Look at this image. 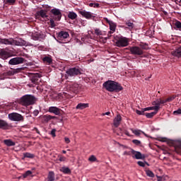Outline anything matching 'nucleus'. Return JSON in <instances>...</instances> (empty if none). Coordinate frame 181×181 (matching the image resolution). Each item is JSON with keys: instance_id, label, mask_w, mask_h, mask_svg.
Returning <instances> with one entry per match:
<instances>
[{"instance_id": "obj_39", "label": "nucleus", "mask_w": 181, "mask_h": 181, "mask_svg": "<svg viewBox=\"0 0 181 181\" xmlns=\"http://www.w3.org/2000/svg\"><path fill=\"white\" fill-rule=\"evenodd\" d=\"M153 105H156L157 107H160V101L159 100V99H157L156 101H153L152 103Z\"/></svg>"}, {"instance_id": "obj_10", "label": "nucleus", "mask_w": 181, "mask_h": 181, "mask_svg": "<svg viewBox=\"0 0 181 181\" xmlns=\"http://www.w3.org/2000/svg\"><path fill=\"white\" fill-rule=\"evenodd\" d=\"M129 52L131 54H134V56H142L144 54V51L138 46L130 47Z\"/></svg>"}, {"instance_id": "obj_63", "label": "nucleus", "mask_w": 181, "mask_h": 181, "mask_svg": "<svg viewBox=\"0 0 181 181\" xmlns=\"http://www.w3.org/2000/svg\"><path fill=\"white\" fill-rule=\"evenodd\" d=\"M164 15H168V12H166L165 11H163Z\"/></svg>"}, {"instance_id": "obj_23", "label": "nucleus", "mask_w": 181, "mask_h": 181, "mask_svg": "<svg viewBox=\"0 0 181 181\" xmlns=\"http://www.w3.org/2000/svg\"><path fill=\"white\" fill-rule=\"evenodd\" d=\"M56 118L57 117L55 116H52L50 115H45L43 116L42 119L44 122H48L51 119H56Z\"/></svg>"}, {"instance_id": "obj_2", "label": "nucleus", "mask_w": 181, "mask_h": 181, "mask_svg": "<svg viewBox=\"0 0 181 181\" xmlns=\"http://www.w3.org/2000/svg\"><path fill=\"white\" fill-rule=\"evenodd\" d=\"M0 45H8L15 46H26V41L20 38L18 40H16L13 38H0Z\"/></svg>"}, {"instance_id": "obj_3", "label": "nucleus", "mask_w": 181, "mask_h": 181, "mask_svg": "<svg viewBox=\"0 0 181 181\" xmlns=\"http://www.w3.org/2000/svg\"><path fill=\"white\" fill-rule=\"evenodd\" d=\"M36 101V98L32 95H25L21 98L23 105H33Z\"/></svg>"}, {"instance_id": "obj_24", "label": "nucleus", "mask_w": 181, "mask_h": 181, "mask_svg": "<svg viewBox=\"0 0 181 181\" xmlns=\"http://www.w3.org/2000/svg\"><path fill=\"white\" fill-rule=\"evenodd\" d=\"M42 61L47 64H52L53 63V59L51 56H45L42 58Z\"/></svg>"}, {"instance_id": "obj_28", "label": "nucleus", "mask_w": 181, "mask_h": 181, "mask_svg": "<svg viewBox=\"0 0 181 181\" xmlns=\"http://www.w3.org/2000/svg\"><path fill=\"white\" fill-rule=\"evenodd\" d=\"M68 18L71 19V21H74L75 19H77V13L74 11H69L68 13Z\"/></svg>"}, {"instance_id": "obj_13", "label": "nucleus", "mask_w": 181, "mask_h": 181, "mask_svg": "<svg viewBox=\"0 0 181 181\" xmlns=\"http://www.w3.org/2000/svg\"><path fill=\"white\" fill-rule=\"evenodd\" d=\"M132 158H134L135 159H144L145 158L144 154H142L141 152L136 151L134 149H132Z\"/></svg>"}, {"instance_id": "obj_44", "label": "nucleus", "mask_w": 181, "mask_h": 181, "mask_svg": "<svg viewBox=\"0 0 181 181\" xmlns=\"http://www.w3.org/2000/svg\"><path fill=\"white\" fill-rule=\"evenodd\" d=\"M124 156H129L131 155H132V148H131L130 151H126L123 153Z\"/></svg>"}, {"instance_id": "obj_52", "label": "nucleus", "mask_w": 181, "mask_h": 181, "mask_svg": "<svg viewBox=\"0 0 181 181\" xmlns=\"http://www.w3.org/2000/svg\"><path fill=\"white\" fill-rule=\"evenodd\" d=\"M51 135L53 136V138H54L56 136V129H53L51 131Z\"/></svg>"}, {"instance_id": "obj_35", "label": "nucleus", "mask_w": 181, "mask_h": 181, "mask_svg": "<svg viewBox=\"0 0 181 181\" xmlns=\"http://www.w3.org/2000/svg\"><path fill=\"white\" fill-rule=\"evenodd\" d=\"M48 179L49 181H54V172H49L48 175Z\"/></svg>"}, {"instance_id": "obj_14", "label": "nucleus", "mask_w": 181, "mask_h": 181, "mask_svg": "<svg viewBox=\"0 0 181 181\" xmlns=\"http://www.w3.org/2000/svg\"><path fill=\"white\" fill-rule=\"evenodd\" d=\"M0 129H3L4 131L11 129V124L7 123L6 121L0 119Z\"/></svg>"}, {"instance_id": "obj_9", "label": "nucleus", "mask_w": 181, "mask_h": 181, "mask_svg": "<svg viewBox=\"0 0 181 181\" xmlns=\"http://www.w3.org/2000/svg\"><path fill=\"white\" fill-rule=\"evenodd\" d=\"M50 13L53 15L52 18L54 21L59 22L62 19V11L59 8H52Z\"/></svg>"}, {"instance_id": "obj_55", "label": "nucleus", "mask_w": 181, "mask_h": 181, "mask_svg": "<svg viewBox=\"0 0 181 181\" xmlns=\"http://www.w3.org/2000/svg\"><path fill=\"white\" fill-rule=\"evenodd\" d=\"M104 19H105V22H106L107 23H108V25H110V24L112 22V21H110V20H109L108 18H105Z\"/></svg>"}, {"instance_id": "obj_48", "label": "nucleus", "mask_w": 181, "mask_h": 181, "mask_svg": "<svg viewBox=\"0 0 181 181\" xmlns=\"http://www.w3.org/2000/svg\"><path fill=\"white\" fill-rule=\"evenodd\" d=\"M95 33L97 35V36H101V35H103V32H101L100 29H95Z\"/></svg>"}, {"instance_id": "obj_11", "label": "nucleus", "mask_w": 181, "mask_h": 181, "mask_svg": "<svg viewBox=\"0 0 181 181\" xmlns=\"http://www.w3.org/2000/svg\"><path fill=\"white\" fill-rule=\"evenodd\" d=\"M23 63H25V59L19 57L11 59L8 62V64L11 66H16L18 64H22Z\"/></svg>"}, {"instance_id": "obj_46", "label": "nucleus", "mask_w": 181, "mask_h": 181, "mask_svg": "<svg viewBox=\"0 0 181 181\" xmlns=\"http://www.w3.org/2000/svg\"><path fill=\"white\" fill-rule=\"evenodd\" d=\"M175 98H176V95H173L172 96H170L169 98H168V100L169 103L173 101V100H175Z\"/></svg>"}, {"instance_id": "obj_56", "label": "nucleus", "mask_w": 181, "mask_h": 181, "mask_svg": "<svg viewBox=\"0 0 181 181\" xmlns=\"http://www.w3.org/2000/svg\"><path fill=\"white\" fill-rule=\"evenodd\" d=\"M64 141L66 144H70V139H69L68 137H65Z\"/></svg>"}, {"instance_id": "obj_45", "label": "nucleus", "mask_w": 181, "mask_h": 181, "mask_svg": "<svg viewBox=\"0 0 181 181\" xmlns=\"http://www.w3.org/2000/svg\"><path fill=\"white\" fill-rule=\"evenodd\" d=\"M88 160L90 162H95V160H97V158L95 157V156H90V158H88Z\"/></svg>"}, {"instance_id": "obj_58", "label": "nucleus", "mask_w": 181, "mask_h": 181, "mask_svg": "<svg viewBox=\"0 0 181 181\" xmlns=\"http://www.w3.org/2000/svg\"><path fill=\"white\" fill-rule=\"evenodd\" d=\"M168 179H169V177L165 176V177L161 178V180H168Z\"/></svg>"}, {"instance_id": "obj_6", "label": "nucleus", "mask_w": 181, "mask_h": 181, "mask_svg": "<svg viewBox=\"0 0 181 181\" xmlns=\"http://www.w3.org/2000/svg\"><path fill=\"white\" fill-rule=\"evenodd\" d=\"M8 119L10 121H14L17 122H23V121H25V117L22 115L17 112H12L8 114Z\"/></svg>"}, {"instance_id": "obj_16", "label": "nucleus", "mask_w": 181, "mask_h": 181, "mask_svg": "<svg viewBox=\"0 0 181 181\" xmlns=\"http://www.w3.org/2000/svg\"><path fill=\"white\" fill-rule=\"evenodd\" d=\"M78 13L83 18H86V19H91V18H93V13L90 11H86V10L79 11Z\"/></svg>"}, {"instance_id": "obj_47", "label": "nucleus", "mask_w": 181, "mask_h": 181, "mask_svg": "<svg viewBox=\"0 0 181 181\" xmlns=\"http://www.w3.org/2000/svg\"><path fill=\"white\" fill-rule=\"evenodd\" d=\"M49 23H50L51 28H55L56 23H54V20H53V18H52V19L49 21Z\"/></svg>"}, {"instance_id": "obj_26", "label": "nucleus", "mask_w": 181, "mask_h": 181, "mask_svg": "<svg viewBox=\"0 0 181 181\" xmlns=\"http://www.w3.org/2000/svg\"><path fill=\"white\" fill-rule=\"evenodd\" d=\"M29 177H33V173L31 170H27L23 174V179H28Z\"/></svg>"}, {"instance_id": "obj_8", "label": "nucleus", "mask_w": 181, "mask_h": 181, "mask_svg": "<svg viewBox=\"0 0 181 181\" xmlns=\"http://www.w3.org/2000/svg\"><path fill=\"white\" fill-rule=\"evenodd\" d=\"M67 90L71 94H77L80 91V85L78 83L69 84Z\"/></svg>"}, {"instance_id": "obj_36", "label": "nucleus", "mask_w": 181, "mask_h": 181, "mask_svg": "<svg viewBox=\"0 0 181 181\" xmlns=\"http://www.w3.org/2000/svg\"><path fill=\"white\" fill-rule=\"evenodd\" d=\"M144 115L147 118H152L153 117H154V115H156V112H150V113H145Z\"/></svg>"}, {"instance_id": "obj_12", "label": "nucleus", "mask_w": 181, "mask_h": 181, "mask_svg": "<svg viewBox=\"0 0 181 181\" xmlns=\"http://www.w3.org/2000/svg\"><path fill=\"white\" fill-rule=\"evenodd\" d=\"M9 50L8 47H6L5 49H0V59L3 60H6V59H9L11 57V53L8 52Z\"/></svg>"}, {"instance_id": "obj_19", "label": "nucleus", "mask_w": 181, "mask_h": 181, "mask_svg": "<svg viewBox=\"0 0 181 181\" xmlns=\"http://www.w3.org/2000/svg\"><path fill=\"white\" fill-rule=\"evenodd\" d=\"M122 119V117H121V115H118L115 119H114V126L116 128H118L119 127V124H121V121Z\"/></svg>"}, {"instance_id": "obj_60", "label": "nucleus", "mask_w": 181, "mask_h": 181, "mask_svg": "<svg viewBox=\"0 0 181 181\" xmlns=\"http://www.w3.org/2000/svg\"><path fill=\"white\" fill-rule=\"evenodd\" d=\"M110 114H111V112H105V113H103V115L104 116V115H110Z\"/></svg>"}, {"instance_id": "obj_57", "label": "nucleus", "mask_w": 181, "mask_h": 181, "mask_svg": "<svg viewBox=\"0 0 181 181\" xmlns=\"http://www.w3.org/2000/svg\"><path fill=\"white\" fill-rule=\"evenodd\" d=\"M33 114H34L35 117H37V115H39V110H35L33 112Z\"/></svg>"}, {"instance_id": "obj_53", "label": "nucleus", "mask_w": 181, "mask_h": 181, "mask_svg": "<svg viewBox=\"0 0 181 181\" xmlns=\"http://www.w3.org/2000/svg\"><path fill=\"white\" fill-rule=\"evenodd\" d=\"M33 131H35V132L37 134H38L39 135H40V132L39 131V129H37V127H34Z\"/></svg>"}, {"instance_id": "obj_5", "label": "nucleus", "mask_w": 181, "mask_h": 181, "mask_svg": "<svg viewBox=\"0 0 181 181\" xmlns=\"http://www.w3.org/2000/svg\"><path fill=\"white\" fill-rule=\"evenodd\" d=\"M81 71H83V70L80 66H76L69 69L66 71V74L69 76V77H76V76H80Z\"/></svg>"}, {"instance_id": "obj_17", "label": "nucleus", "mask_w": 181, "mask_h": 181, "mask_svg": "<svg viewBox=\"0 0 181 181\" xmlns=\"http://www.w3.org/2000/svg\"><path fill=\"white\" fill-rule=\"evenodd\" d=\"M36 18L39 19L40 17L42 18L43 19H45V18H48L49 16H47V11H45V10H40L39 11H37L36 13Z\"/></svg>"}, {"instance_id": "obj_18", "label": "nucleus", "mask_w": 181, "mask_h": 181, "mask_svg": "<svg viewBox=\"0 0 181 181\" xmlns=\"http://www.w3.org/2000/svg\"><path fill=\"white\" fill-rule=\"evenodd\" d=\"M109 26L110 31L108 32L107 36H111V34L114 33V32H115V29H117V24L112 21L109 24Z\"/></svg>"}, {"instance_id": "obj_54", "label": "nucleus", "mask_w": 181, "mask_h": 181, "mask_svg": "<svg viewBox=\"0 0 181 181\" xmlns=\"http://www.w3.org/2000/svg\"><path fill=\"white\" fill-rule=\"evenodd\" d=\"M152 107H146L144 108V111H151V110H153V109H151Z\"/></svg>"}, {"instance_id": "obj_7", "label": "nucleus", "mask_w": 181, "mask_h": 181, "mask_svg": "<svg viewBox=\"0 0 181 181\" xmlns=\"http://www.w3.org/2000/svg\"><path fill=\"white\" fill-rule=\"evenodd\" d=\"M29 77H30V81L33 84H39V83H40V81H41L40 78L42 77V75L40 74H38V73L29 74Z\"/></svg>"}, {"instance_id": "obj_61", "label": "nucleus", "mask_w": 181, "mask_h": 181, "mask_svg": "<svg viewBox=\"0 0 181 181\" xmlns=\"http://www.w3.org/2000/svg\"><path fill=\"white\" fill-rule=\"evenodd\" d=\"M124 134H125V135H127V136H131V134H129V132H128V131H126L124 132Z\"/></svg>"}, {"instance_id": "obj_20", "label": "nucleus", "mask_w": 181, "mask_h": 181, "mask_svg": "<svg viewBox=\"0 0 181 181\" xmlns=\"http://www.w3.org/2000/svg\"><path fill=\"white\" fill-rule=\"evenodd\" d=\"M172 56L175 57H181V47L177 48L175 50L171 52Z\"/></svg>"}, {"instance_id": "obj_33", "label": "nucleus", "mask_w": 181, "mask_h": 181, "mask_svg": "<svg viewBox=\"0 0 181 181\" xmlns=\"http://www.w3.org/2000/svg\"><path fill=\"white\" fill-rule=\"evenodd\" d=\"M139 46H140L141 50H148V49H149L148 44H146V43L141 42Z\"/></svg>"}, {"instance_id": "obj_43", "label": "nucleus", "mask_w": 181, "mask_h": 181, "mask_svg": "<svg viewBox=\"0 0 181 181\" xmlns=\"http://www.w3.org/2000/svg\"><path fill=\"white\" fill-rule=\"evenodd\" d=\"M16 0H6V4H8V5H14Z\"/></svg>"}, {"instance_id": "obj_62", "label": "nucleus", "mask_w": 181, "mask_h": 181, "mask_svg": "<svg viewBox=\"0 0 181 181\" xmlns=\"http://www.w3.org/2000/svg\"><path fill=\"white\" fill-rule=\"evenodd\" d=\"M164 103H169V100H168V98L167 99H165V100H164Z\"/></svg>"}, {"instance_id": "obj_41", "label": "nucleus", "mask_w": 181, "mask_h": 181, "mask_svg": "<svg viewBox=\"0 0 181 181\" xmlns=\"http://www.w3.org/2000/svg\"><path fill=\"white\" fill-rule=\"evenodd\" d=\"M136 113L138 114V115H145V110H144V109L141 110H136Z\"/></svg>"}, {"instance_id": "obj_27", "label": "nucleus", "mask_w": 181, "mask_h": 181, "mask_svg": "<svg viewBox=\"0 0 181 181\" xmlns=\"http://www.w3.org/2000/svg\"><path fill=\"white\" fill-rule=\"evenodd\" d=\"M125 25H127V27H126V29H129V30H132V29L135 28V24L131 22V21H126Z\"/></svg>"}, {"instance_id": "obj_15", "label": "nucleus", "mask_w": 181, "mask_h": 181, "mask_svg": "<svg viewBox=\"0 0 181 181\" xmlns=\"http://www.w3.org/2000/svg\"><path fill=\"white\" fill-rule=\"evenodd\" d=\"M48 111L52 114H54V115H60L62 114V110L54 106L49 107Z\"/></svg>"}, {"instance_id": "obj_22", "label": "nucleus", "mask_w": 181, "mask_h": 181, "mask_svg": "<svg viewBox=\"0 0 181 181\" xmlns=\"http://www.w3.org/2000/svg\"><path fill=\"white\" fill-rule=\"evenodd\" d=\"M33 40H39V39H43V35L40 33H35L32 35Z\"/></svg>"}, {"instance_id": "obj_64", "label": "nucleus", "mask_w": 181, "mask_h": 181, "mask_svg": "<svg viewBox=\"0 0 181 181\" xmlns=\"http://www.w3.org/2000/svg\"><path fill=\"white\" fill-rule=\"evenodd\" d=\"M179 146L181 147V141L179 142Z\"/></svg>"}, {"instance_id": "obj_38", "label": "nucleus", "mask_w": 181, "mask_h": 181, "mask_svg": "<svg viewBox=\"0 0 181 181\" xmlns=\"http://www.w3.org/2000/svg\"><path fill=\"white\" fill-rule=\"evenodd\" d=\"M89 6L90 8H99L100 7V4H98V3H90Z\"/></svg>"}, {"instance_id": "obj_40", "label": "nucleus", "mask_w": 181, "mask_h": 181, "mask_svg": "<svg viewBox=\"0 0 181 181\" xmlns=\"http://www.w3.org/2000/svg\"><path fill=\"white\" fill-rule=\"evenodd\" d=\"M132 142L134 144V145H136V146H141V141L138 139H134L132 140Z\"/></svg>"}, {"instance_id": "obj_25", "label": "nucleus", "mask_w": 181, "mask_h": 181, "mask_svg": "<svg viewBox=\"0 0 181 181\" xmlns=\"http://www.w3.org/2000/svg\"><path fill=\"white\" fill-rule=\"evenodd\" d=\"M76 110H85V108H88V103H78L76 107Z\"/></svg>"}, {"instance_id": "obj_49", "label": "nucleus", "mask_w": 181, "mask_h": 181, "mask_svg": "<svg viewBox=\"0 0 181 181\" xmlns=\"http://www.w3.org/2000/svg\"><path fill=\"white\" fill-rule=\"evenodd\" d=\"M174 115H179L181 114V109H178L173 112Z\"/></svg>"}, {"instance_id": "obj_59", "label": "nucleus", "mask_w": 181, "mask_h": 181, "mask_svg": "<svg viewBox=\"0 0 181 181\" xmlns=\"http://www.w3.org/2000/svg\"><path fill=\"white\" fill-rule=\"evenodd\" d=\"M160 104H165V100H162L161 98H159Z\"/></svg>"}, {"instance_id": "obj_21", "label": "nucleus", "mask_w": 181, "mask_h": 181, "mask_svg": "<svg viewBox=\"0 0 181 181\" xmlns=\"http://www.w3.org/2000/svg\"><path fill=\"white\" fill-rule=\"evenodd\" d=\"M69 36V33L66 31H61L58 33V37L59 39H67Z\"/></svg>"}, {"instance_id": "obj_50", "label": "nucleus", "mask_w": 181, "mask_h": 181, "mask_svg": "<svg viewBox=\"0 0 181 181\" xmlns=\"http://www.w3.org/2000/svg\"><path fill=\"white\" fill-rule=\"evenodd\" d=\"M137 164L139 165V166H141V168H145V163L142 161H138Z\"/></svg>"}, {"instance_id": "obj_4", "label": "nucleus", "mask_w": 181, "mask_h": 181, "mask_svg": "<svg viewBox=\"0 0 181 181\" xmlns=\"http://www.w3.org/2000/svg\"><path fill=\"white\" fill-rule=\"evenodd\" d=\"M115 42L117 47H127L129 45V40L125 37L115 38Z\"/></svg>"}, {"instance_id": "obj_34", "label": "nucleus", "mask_w": 181, "mask_h": 181, "mask_svg": "<svg viewBox=\"0 0 181 181\" xmlns=\"http://www.w3.org/2000/svg\"><path fill=\"white\" fill-rule=\"evenodd\" d=\"M23 157L24 158H28L30 159H33V158H35V154H32L30 153H23Z\"/></svg>"}, {"instance_id": "obj_30", "label": "nucleus", "mask_w": 181, "mask_h": 181, "mask_svg": "<svg viewBox=\"0 0 181 181\" xmlns=\"http://www.w3.org/2000/svg\"><path fill=\"white\" fill-rule=\"evenodd\" d=\"M131 131H132V132H133V134H134V135H136V136H139V135H141V134H144V135H146V134H145V132H142V130L132 129Z\"/></svg>"}, {"instance_id": "obj_51", "label": "nucleus", "mask_w": 181, "mask_h": 181, "mask_svg": "<svg viewBox=\"0 0 181 181\" xmlns=\"http://www.w3.org/2000/svg\"><path fill=\"white\" fill-rule=\"evenodd\" d=\"M59 162H64L66 160V157L60 156L59 158Z\"/></svg>"}, {"instance_id": "obj_29", "label": "nucleus", "mask_w": 181, "mask_h": 181, "mask_svg": "<svg viewBox=\"0 0 181 181\" xmlns=\"http://www.w3.org/2000/svg\"><path fill=\"white\" fill-rule=\"evenodd\" d=\"M4 145H6V146H15L16 145L15 142L11 139L4 140Z\"/></svg>"}, {"instance_id": "obj_37", "label": "nucleus", "mask_w": 181, "mask_h": 181, "mask_svg": "<svg viewBox=\"0 0 181 181\" xmlns=\"http://www.w3.org/2000/svg\"><path fill=\"white\" fill-rule=\"evenodd\" d=\"M146 173L149 177H153L155 176V174H153V172L151 171V170H147Z\"/></svg>"}, {"instance_id": "obj_32", "label": "nucleus", "mask_w": 181, "mask_h": 181, "mask_svg": "<svg viewBox=\"0 0 181 181\" xmlns=\"http://www.w3.org/2000/svg\"><path fill=\"white\" fill-rule=\"evenodd\" d=\"M174 29H178V30H181V22L179 21H175L173 23Z\"/></svg>"}, {"instance_id": "obj_42", "label": "nucleus", "mask_w": 181, "mask_h": 181, "mask_svg": "<svg viewBox=\"0 0 181 181\" xmlns=\"http://www.w3.org/2000/svg\"><path fill=\"white\" fill-rule=\"evenodd\" d=\"M160 108V107L159 106H156V105H154L153 107H151V110H154V112H156V114H158V111H159V109Z\"/></svg>"}, {"instance_id": "obj_1", "label": "nucleus", "mask_w": 181, "mask_h": 181, "mask_svg": "<svg viewBox=\"0 0 181 181\" xmlns=\"http://www.w3.org/2000/svg\"><path fill=\"white\" fill-rule=\"evenodd\" d=\"M103 86L109 93H120L124 90L121 83L112 80H108L103 83Z\"/></svg>"}, {"instance_id": "obj_31", "label": "nucleus", "mask_w": 181, "mask_h": 181, "mask_svg": "<svg viewBox=\"0 0 181 181\" xmlns=\"http://www.w3.org/2000/svg\"><path fill=\"white\" fill-rule=\"evenodd\" d=\"M60 171L62 172L63 173H66V174H69L71 173V170H70V168H69V167H62L60 168Z\"/></svg>"}]
</instances>
